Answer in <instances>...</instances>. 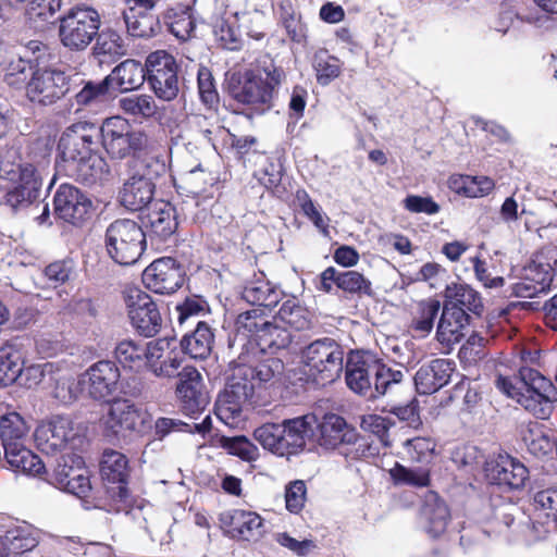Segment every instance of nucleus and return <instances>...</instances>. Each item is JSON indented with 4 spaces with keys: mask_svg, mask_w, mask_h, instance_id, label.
Instances as JSON below:
<instances>
[{
    "mask_svg": "<svg viewBox=\"0 0 557 557\" xmlns=\"http://www.w3.org/2000/svg\"><path fill=\"white\" fill-rule=\"evenodd\" d=\"M95 125L77 122L65 128L58 143L57 172L92 186L109 180L110 166L94 148Z\"/></svg>",
    "mask_w": 557,
    "mask_h": 557,
    "instance_id": "f257e3e1",
    "label": "nucleus"
},
{
    "mask_svg": "<svg viewBox=\"0 0 557 557\" xmlns=\"http://www.w3.org/2000/svg\"><path fill=\"white\" fill-rule=\"evenodd\" d=\"M286 79L283 67L271 63L265 67L234 74L227 85L228 96L256 114H264L275 106L281 85Z\"/></svg>",
    "mask_w": 557,
    "mask_h": 557,
    "instance_id": "f03ea898",
    "label": "nucleus"
},
{
    "mask_svg": "<svg viewBox=\"0 0 557 557\" xmlns=\"http://www.w3.org/2000/svg\"><path fill=\"white\" fill-rule=\"evenodd\" d=\"M404 373L384 362L377 355L356 350L348 355L345 366L347 386L370 399L383 396L393 385L403 381Z\"/></svg>",
    "mask_w": 557,
    "mask_h": 557,
    "instance_id": "7ed1b4c3",
    "label": "nucleus"
},
{
    "mask_svg": "<svg viewBox=\"0 0 557 557\" xmlns=\"http://www.w3.org/2000/svg\"><path fill=\"white\" fill-rule=\"evenodd\" d=\"M496 386L539 419L548 418L552 403L557 400V389L552 381L529 367H521L513 377L499 375Z\"/></svg>",
    "mask_w": 557,
    "mask_h": 557,
    "instance_id": "20e7f679",
    "label": "nucleus"
},
{
    "mask_svg": "<svg viewBox=\"0 0 557 557\" xmlns=\"http://www.w3.org/2000/svg\"><path fill=\"white\" fill-rule=\"evenodd\" d=\"M344 348L334 338H318L300 350V366L308 382L325 386L335 382L344 369Z\"/></svg>",
    "mask_w": 557,
    "mask_h": 557,
    "instance_id": "39448f33",
    "label": "nucleus"
},
{
    "mask_svg": "<svg viewBox=\"0 0 557 557\" xmlns=\"http://www.w3.org/2000/svg\"><path fill=\"white\" fill-rule=\"evenodd\" d=\"M99 133L102 148L113 160L140 158L147 153L150 146L147 133L135 128L127 119L121 115L104 119Z\"/></svg>",
    "mask_w": 557,
    "mask_h": 557,
    "instance_id": "423d86ee",
    "label": "nucleus"
},
{
    "mask_svg": "<svg viewBox=\"0 0 557 557\" xmlns=\"http://www.w3.org/2000/svg\"><path fill=\"white\" fill-rule=\"evenodd\" d=\"M557 267V247L547 245L539 249L523 267L519 281L512 284L511 294L519 298H533L550 289Z\"/></svg>",
    "mask_w": 557,
    "mask_h": 557,
    "instance_id": "0eeeda50",
    "label": "nucleus"
},
{
    "mask_svg": "<svg viewBox=\"0 0 557 557\" xmlns=\"http://www.w3.org/2000/svg\"><path fill=\"white\" fill-rule=\"evenodd\" d=\"M146 244V233L134 220H115L106 231L108 255L121 265L136 263L143 256Z\"/></svg>",
    "mask_w": 557,
    "mask_h": 557,
    "instance_id": "6e6552de",
    "label": "nucleus"
},
{
    "mask_svg": "<svg viewBox=\"0 0 557 557\" xmlns=\"http://www.w3.org/2000/svg\"><path fill=\"white\" fill-rule=\"evenodd\" d=\"M100 24L97 10L87 5H75L60 18V41L71 51H82L98 35Z\"/></svg>",
    "mask_w": 557,
    "mask_h": 557,
    "instance_id": "1a4fd4ad",
    "label": "nucleus"
},
{
    "mask_svg": "<svg viewBox=\"0 0 557 557\" xmlns=\"http://www.w3.org/2000/svg\"><path fill=\"white\" fill-rule=\"evenodd\" d=\"M283 370L284 363L276 357L264 358L255 364L240 362L232 368L225 386L234 389L237 397L242 395L251 401L256 389L272 382Z\"/></svg>",
    "mask_w": 557,
    "mask_h": 557,
    "instance_id": "9d476101",
    "label": "nucleus"
},
{
    "mask_svg": "<svg viewBox=\"0 0 557 557\" xmlns=\"http://www.w3.org/2000/svg\"><path fill=\"white\" fill-rule=\"evenodd\" d=\"M174 186L181 196L187 198L184 203L188 205L190 200L196 208H201V211L193 214L195 220L205 219L206 214L201 213L216 202L218 177L200 166L180 175L178 178H174Z\"/></svg>",
    "mask_w": 557,
    "mask_h": 557,
    "instance_id": "9b49d317",
    "label": "nucleus"
},
{
    "mask_svg": "<svg viewBox=\"0 0 557 557\" xmlns=\"http://www.w3.org/2000/svg\"><path fill=\"white\" fill-rule=\"evenodd\" d=\"M178 71L176 59L165 50L150 52L146 58V81L156 97L163 101L177 97Z\"/></svg>",
    "mask_w": 557,
    "mask_h": 557,
    "instance_id": "f8f14e48",
    "label": "nucleus"
},
{
    "mask_svg": "<svg viewBox=\"0 0 557 557\" xmlns=\"http://www.w3.org/2000/svg\"><path fill=\"white\" fill-rule=\"evenodd\" d=\"M100 474L106 493L103 508L109 512H120L126 508L129 492L126 486L128 460L126 455H103Z\"/></svg>",
    "mask_w": 557,
    "mask_h": 557,
    "instance_id": "ddd939ff",
    "label": "nucleus"
},
{
    "mask_svg": "<svg viewBox=\"0 0 557 557\" xmlns=\"http://www.w3.org/2000/svg\"><path fill=\"white\" fill-rule=\"evenodd\" d=\"M71 90V76L54 66L35 70L27 85L26 98L36 106L49 107L62 100Z\"/></svg>",
    "mask_w": 557,
    "mask_h": 557,
    "instance_id": "4468645a",
    "label": "nucleus"
},
{
    "mask_svg": "<svg viewBox=\"0 0 557 557\" xmlns=\"http://www.w3.org/2000/svg\"><path fill=\"white\" fill-rule=\"evenodd\" d=\"M127 317L132 327L144 337L156 336L162 327V317L152 297L140 288H128L124 293Z\"/></svg>",
    "mask_w": 557,
    "mask_h": 557,
    "instance_id": "2eb2a0df",
    "label": "nucleus"
},
{
    "mask_svg": "<svg viewBox=\"0 0 557 557\" xmlns=\"http://www.w3.org/2000/svg\"><path fill=\"white\" fill-rule=\"evenodd\" d=\"M187 278L185 267L173 257H161L145 268L144 286L151 293L170 296L183 287Z\"/></svg>",
    "mask_w": 557,
    "mask_h": 557,
    "instance_id": "dca6fc26",
    "label": "nucleus"
},
{
    "mask_svg": "<svg viewBox=\"0 0 557 557\" xmlns=\"http://www.w3.org/2000/svg\"><path fill=\"white\" fill-rule=\"evenodd\" d=\"M121 371L112 360H99L88 367L79 376V382L89 398L96 401H110L119 389Z\"/></svg>",
    "mask_w": 557,
    "mask_h": 557,
    "instance_id": "f3484780",
    "label": "nucleus"
},
{
    "mask_svg": "<svg viewBox=\"0 0 557 557\" xmlns=\"http://www.w3.org/2000/svg\"><path fill=\"white\" fill-rule=\"evenodd\" d=\"M94 211L92 201L76 186L61 184L53 196L55 218L74 226L84 225Z\"/></svg>",
    "mask_w": 557,
    "mask_h": 557,
    "instance_id": "a211bd4d",
    "label": "nucleus"
},
{
    "mask_svg": "<svg viewBox=\"0 0 557 557\" xmlns=\"http://www.w3.org/2000/svg\"><path fill=\"white\" fill-rule=\"evenodd\" d=\"M42 178L37 168L29 162L17 166V180L4 196V205L12 210L25 209L35 203L41 194Z\"/></svg>",
    "mask_w": 557,
    "mask_h": 557,
    "instance_id": "6ab92c4d",
    "label": "nucleus"
},
{
    "mask_svg": "<svg viewBox=\"0 0 557 557\" xmlns=\"http://www.w3.org/2000/svg\"><path fill=\"white\" fill-rule=\"evenodd\" d=\"M178 376L176 395L182 411L189 417L200 414L210 403L201 374L194 367H185Z\"/></svg>",
    "mask_w": 557,
    "mask_h": 557,
    "instance_id": "aec40b11",
    "label": "nucleus"
},
{
    "mask_svg": "<svg viewBox=\"0 0 557 557\" xmlns=\"http://www.w3.org/2000/svg\"><path fill=\"white\" fill-rule=\"evenodd\" d=\"M184 361L183 351L176 346L174 338H158L149 342L146 369L156 376L175 377Z\"/></svg>",
    "mask_w": 557,
    "mask_h": 557,
    "instance_id": "412c9836",
    "label": "nucleus"
},
{
    "mask_svg": "<svg viewBox=\"0 0 557 557\" xmlns=\"http://www.w3.org/2000/svg\"><path fill=\"white\" fill-rule=\"evenodd\" d=\"M219 521L233 539L257 541L263 534V520L253 511L227 509L220 513Z\"/></svg>",
    "mask_w": 557,
    "mask_h": 557,
    "instance_id": "4be33fe9",
    "label": "nucleus"
},
{
    "mask_svg": "<svg viewBox=\"0 0 557 557\" xmlns=\"http://www.w3.org/2000/svg\"><path fill=\"white\" fill-rule=\"evenodd\" d=\"M106 425L116 436L126 432L140 434L147 429V414L127 399L116 400L110 407Z\"/></svg>",
    "mask_w": 557,
    "mask_h": 557,
    "instance_id": "5701e85b",
    "label": "nucleus"
},
{
    "mask_svg": "<svg viewBox=\"0 0 557 557\" xmlns=\"http://www.w3.org/2000/svg\"><path fill=\"white\" fill-rule=\"evenodd\" d=\"M487 479L498 485H507L510 488H520L528 479V468L511 455H493L485 462Z\"/></svg>",
    "mask_w": 557,
    "mask_h": 557,
    "instance_id": "b1692460",
    "label": "nucleus"
},
{
    "mask_svg": "<svg viewBox=\"0 0 557 557\" xmlns=\"http://www.w3.org/2000/svg\"><path fill=\"white\" fill-rule=\"evenodd\" d=\"M456 372V363L450 359L436 358L422 364L414 374V385L421 395H431L446 386Z\"/></svg>",
    "mask_w": 557,
    "mask_h": 557,
    "instance_id": "393cba45",
    "label": "nucleus"
},
{
    "mask_svg": "<svg viewBox=\"0 0 557 557\" xmlns=\"http://www.w3.org/2000/svg\"><path fill=\"white\" fill-rule=\"evenodd\" d=\"M474 317L468 311L453 308L443 302L442 314L437 324L436 338L445 346H453L467 335Z\"/></svg>",
    "mask_w": 557,
    "mask_h": 557,
    "instance_id": "a878e982",
    "label": "nucleus"
},
{
    "mask_svg": "<svg viewBox=\"0 0 557 557\" xmlns=\"http://www.w3.org/2000/svg\"><path fill=\"white\" fill-rule=\"evenodd\" d=\"M73 429L67 418L57 416L40 423L34 432V442L39 453H57L63 449L72 436Z\"/></svg>",
    "mask_w": 557,
    "mask_h": 557,
    "instance_id": "bb28decb",
    "label": "nucleus"
},
{
    "mask_svg": "<svg viewBox=\"0 0 557 557\" xmlns=\"http://www.w3.org/2000/svg\"><path fill=\"white\" fill-rule=\"evenodd\" d=\"M318 443L326 449H336L342 445L355 444L359 434L352 425L339 414L325 413L318 424Z\"/></svg>",
    "mask_w": 557,
    "mask_h": 557,
    "instance_id": "cd10ccee",
    "label": "nucleus"
},
{
    "mask_svg": "<svg viewBox=\"0 0 557 557\" xmlns=\"http://www.w3.org/2000/svg\"><path fill=\"white\" fill-rule=\"evenodd\" d=\"M284 296L285 292L272 283L263 272L255 273L242 292L243 299L248 304L270 310L275 308Z\"/></svg>",
    "mask_w": 557,
    "mask_h": 557,
    "instance_id": "c85d7f7f",
    "label": "nucleus"
},
{
    "mask_svg": "<svg viewBox=\"0 0 557 557\" xmlns=\"http://www.w3.org/2000/svg\"><path fill=\"white\" fill-rule=\"evenodd\" d=\"M28 426L17 412L0 417V441L3 453H33L26 447Z\"/></svg>",
    "mask_w": 557,
    "mask_h": 557,
    "instance_id": "c756f323",
    "label": "nucleus"
},
{
    "mask_svg": "<svg viewBox=\"0 0 557 557\" xmlns=\"http://www.w3.org/2000/svg\"><path fill=\"white\" fill-rule=\"evenodd\" d=\"M317 424L318 419L313 413L285 419L282 422L284 453H301L307 440L313 435V428Z\"/></svg>",
    "mask_w": 557,
    "mask_h": 557,
    "instance_id": "7c9ffc66",
    "label": "nucleus"
},
{
    "mask_svg": "<svg viewBox=\"0 0 557 557\" xmlns=\"http://www.w3.org/2000/svg\"><path fill=\"white\" fill-rule=\"evenodd\" d=\"M113 91L128 92L139 89L146 82V63L126 59L107 75Z\"/></svg>",
    "mask_w": 557,
    "mask_h": 557,
    "instance_id": "2f4dec72",
    "label": "nucleus"
},
{
    "mask_svg": "<svg viewBox=\"0 0 557 557\" xmlns=\"http://www.w3.org/2000/svg\"><path fill=\"white\" fill-rule=\"evenodd\" d=\"M444 304L463 309L479 319L484 311V305L481 295L468 284L451 283L444 290Z\"/></svg>",
    "mask_w": 557,
    "mask_h": 557,
    "instance_id": "473e14b6",
    "label": "nucleus"
},
{
    "mask_svg": "<svg viewBox=\"0 0 557 557\" xmlns=\"http://www.w3.org/2000/svg\"><path fill=\"white\" fill-rule=\"evenodd\" d=\"M154 184L145 176H132L121 191V203L131 211L146 208L153 199Z\"/></svg>",
    "mask_w": 557,
    "mask_h": 557,
    "instance_id": "72a5a7b5",
    "label": "nucleus"
},
{
    "mask_svg": "<svg viewBox=\"0 0 557 557\" xmlns=\"http://www.w3.org/2000/svg\"><path fill=\"white\" fill-rule=\"evenodd\" d=\"M149 343L126 338L120 341L114 348V357L124 370L141 372L147 366Z\"/></svg>",
    "mask_w": 557,
    "mask_h": 557,
    "instance_id": "f704fd0d",
    "label": "nucleus"
},
{
    "mask_svg": "<svg viewBox=\"0 0 557 557\" xmlns=\"http://www.w3.org/2000/svg\"><path fill=\"white\" fill-rule=\"evenodd\" d=\"M234 389H230L228 387H224V389L219 394L215 405H214V413L219 420H221L225 425L231 428H236L244 420L243 419V410L245 405L250 404L251 401L246 397L238 395Z\"/></svg>",
    "mask_w": 557,
    "mask_h": 557,
    "instance_id": "c9c22d12",
    "label": "nucleus"
},
{
    "mask_svg": "<svg viewBox=\"0 0 557 557\" xmlns=\"http://www.w3.org/2000/svg\"><path fill=\"white\" fill-rule=\"evenodd\" d=\"M79 91L74 95L77 110L91 111L106 106L112 96V88L107 76L101 81H83Z\"/></svg>",
    "mask_w": 557,
    "mask_h": 557,
    "instance_id": "e433bc0d",
    "label": "nucleus"
},
{
    "mask_svg": "<svg viewBox=\"0 0 557 557\" xmlns=\"http://www.w3.org/2000/svg\"><path fill=\"white\" fill-rule=\"evenodd\" d=\"M214 333L212 327L203 321H199L196 329L184 335L181 341L183 356L189 355L194 359H206L212 350Z\"/></svg>",
    "mask_w": 557,
    "mask_h": 557,
    "instance_id": "4c0bfd02",
    "label": "nucleus"
},
{
    "mask_svg": "<svg viewBox=\"0 0 557 557\" xmlns=\"http://www.w3.org/2000/svg\"><path fill=\"white\" fill-rule=\"evenodd\" d=\"M421 516L425 521L426 532L431 536L437 537L446 530L449 510L436 493L429 492L421 509Z\"/></svg>",
    "mask_w": 557,
    "mask_h": 557,
    "instance_id": "58836bf2",
    "label": "nucleus"
},
{
    "mask_svg": "<svg viewBox=\"0 0 557 557\" xmlns=\"http://www.w3.org/2000/svg\"><path fill=\"white\" fill-rule=\"evenodd\" d=\"M147 227L149 237L160 243L165 242L175 233L177 222L169 203L154 205V208L147 214Z\"/></svg>",
    "mask_w": 557,
    "mask_h": 557,
    "instance_id": "ea45409f",
    "label": "nucleus"
},
{
    "mask_svg": "<svg viewBox=\"0 0 557 557\" xmlns=\"http://www.w3.org/2000/svg\"><path fill=\"white\" fill-rule=\"evenodd\" d=\"M73 455H61L57 460L54 469L58 481L64 486V490L79 498L87 496L91 490L89 478L85 473H76L75 469L69 465L73 461Z\"/></svg>",
    "mask_w": 557,
    "mask_h": 557,
    "instance_id": "a19ab883",
    "label": "nucleus"
},
{
    "mask_svg": "<svg viewBox=\"0 0 557 557\" xmlns=\"http://www.w3.org/2000/svg\"><path fill=\"white\" fill-rule=\"evenodd\" d=\"M311 67L317 84L324 87L341 77L344 71V62L326 48H318L311 57Z\"/></svg>",
    "mask_w": 557,
    "mask_h": 557,
    "instance_id": "79ce46f5",
    "label": "nucleus"
},
{
    "mask_svg": "<svg viewBox=\"0 0 557 557\" xmlns=\"http://www.w3.org/2000/svg\"><path fill=\"white\" fill-rule=\"evenodd\" d=\"M440 309V301L433 298L417 304L408 326L413 338H425L432 332Z\"/></svg>",
    "mask_w": 557,
    "mask_h": 557,
    "instance_id": "37998d69",
    "label": "nucleus"
},
{
    "mask_svg": "<svg viewBox=\"0 0 557 557\" xmlns=\"http://www.w3.org/2000/svg\"><path fill=\"white\" fill-rule=\"evenodd\" d=\"M124 21L127 33L135 38H151L161 29L158 16L146 10L129 8L124 12Z\"/></svg>",
    "mask_w": 557,
    "mask_h": 557,
    "instance_id": "c03bdc74",
    "label": "nucleus"
},
{
    "mask_svg": "<svg viewBox=\"0 0 557 557\" xmlns=\"http://www.w3.org/2000/svg\"><path fill=\"white\" fill-rule=\"evenodd\" d=\"M274 319L296 331H306L312 326L313 314L292 296L283 301Z\"/></svg>",
    "mask_w": 557,
    "mask_h": 557,
    "instance_id": "a18cd8bd",
    "label": "nucleus"
},
{
    "mask_svg": "<svg viewBox=\"0 0 557 557\" xmlns=\"http://www.w3.org/2000/svg\"><path fill=\"white\" fill-rule=\"evenodd\" d=\"M39 67L37 60L18 57L17 59L11 60L8 64L3 81L12 88H24L26 94L27 85H29L35 70H39Z\"/></svg>",
    "mask_w": 557,
    "mask_h": 557,
    "instance_id": "49530a36",
    "label": "nucleus"
},
{
    "mask_svg": "<svg viewBox=\"0 0 557 557\" xmlns=\"http://www.w3.org/2000/svg\"><path fill=\"white\" fill-rule=\"evenodd\" d=\"M23 368L24 360L18 349L13 346L0 347V387L15 383Z\"/></svg>",
    "mask_w": 557,
    "mask_h": 557,
    "instance_id": "de8ad7c7",
    "label": "nucleus"
},
{
    "mask_svg": "<svg viewBox=\"0 0 557 557\" xmlns=\"http://www.w3.org/2000/svg\"><path fill=\"white\" fill-rule=\"evenodd\" d=\"M450 188L470 198L487 196L494 188L495 182L488 176L460 175L450 180Z\"/></svg>",
    "mask_w": 557,
    "mask_h": 557,
    "instance_id": "09e8293b",
    "label": "nucleus"
},
{
    "mask_svg": "<svg viewBox=\"0 0 557 557\" xmlns=\"http://www.w3.org/2000/svg\"><path fill=\"white\" fill-rule=\"evenodd\" d=\"M0 469L15 473L40 476L46 472V463L39 455H0Z\"/></svg>",
    "mask_w": 557,
    "mask_h": 557,
    "instance_id": "8fccbe9b",
    "label": "nucleus"
},
{
    "mask_svg": "<svg viewBox=\"0 0 557 557\" xmlns=\"http://www.w3.org/2000/svg\"><path fill=\"white\" fill-rule=\"evenodd\" d=\"M293 342V335L286 327L269 322L263 332L258 335L257 345L261 351L275 354L278 350L286 349Z\"/></svg>",
    "mask_w": 557,
    "mask_h": 557,
    "instance_id": "3c124183",
    "label": "nucleus"
},
{
    "mask_svg": "<svg viewBox=\"0 0 557 557\" xmlns=\"http://www.w3.org/2000/svg\"><path fill=\"white\" fill-rule=\"evenodd\" d=\"M338 289L346 296L356 298L374 295L371 281L356 270L341 272Z\"/></svg>",
    "mask_w": 557,
    "mask_h": 557,
    "instance_id": "603ef678",
    "label": "nucleus"
},
{
    "mask_svg": "<svg viewBox=\"0 0 557 557\" xmlns=\"http://www.w3.org/2000/svg\"><path fill=\"white\" fill-rule=\"evenodd\" d=\"M50 395L59 404L70 405L74 403L82 391V383L71 375H57L51 377Z\"/></svg>",
    "mask_w": 557,
    "mask_h": 557,
    "instance_id": "864d4df0",
    "label": "nucleus"
},
{
    "mask_svg": "<svg viewBox=\"0 0 557 557\" xmlns=\"http://www.w3.org/2000/svg\"><path fill=\"white\" fill-rule=\"evenodd\" d=\"M168 17L169 30L173 36L180 41H187L191 38L196 28V21L189 7L178 10L172 9Z\"/></svg>",
    "mask_w": 557,
    "mask_h": 557,
    "instance_id": "5fc2aeb1",
    "label": "nucleus"
},
{
    "mask_svg": "<svg viewBox=\"0 0 557 557\" xmlns=\"http://www.w3.org/2000/svg\"><path fill=\"white\" fill-rule=\"evenodd\" d=\"M269 322L264 312L256 308L239 313L236 318L235 325L238 333L245 334L247 337H251L257 342L258 335L263 332V329H265Z\"/></svg>",
    "mask_w": 557,
    "mask_h": 557,
    "instance_id": "6e6d98bb",
    "label": "nucleus"
},
{
    "mask_svg": "<svg viewBox=\"0 0 557 557\" xmlns=\"http://www.w3.org/2000/svg\"><path fill=\"white\" fill-rule=\"evenodd\" d=\"M121 110L134 117L150 119L157 112V104L149 95H132L120 100Z\"/></svg>",
    "mask_w": 557,
    "mask_h": 557,
    "instance_id": "4d7b16f0",
    "label": "nucleus"
},
{
    "mask_svg": "<svg viewBox=\"0 0 557 557\" xmlns=\"http://www.w3.org/2000/svg\"><path fill=\"white\" fill-rule=\"evenodd\" d=\"M97 41L94 46V54L97 57L116 58L126 53V47L121 35L112 29L98 33Z\"/></svg>",
    "mask_w": 557,
    "mask_h": 557,
    "instance_id": "13d9d810",
    "label": "nucleus"
},
{
    "mask_svg": "<svg viewBox=\"0 0 557 557\" xmlns=\"http://www.w3.org/2000/svg\"><path fill=\"white\" fill-rule=\"evenodd\" d=\"M295 200L302 214L323 234L329 230V218L315 206L308 191L304 188L297 189Z\"/></svg>",
    "mask_w": 557,
    "mask_h": 557,
    "instance_id": "bf43d9fd",
    "label": "nucleus"
},
{
    "mask_svg": "<svg viewBox=\"0 0 557 557\" xmlns=\"http://www.w3.org/2000/svg\"><path fill=\"white\" fill-rule=\"evenodd\" d=\"M281 22L286 30V34L290 41L306 46L308 42V26L302 21L300 14H296L294 9L282 7Z\"/></svg>",
    "mask_w": 557,
    "mask_h": 557,
    "instance_id": "052dcab7",
    "label": "nucleus"
},
{
    "mask_svg": "<svg viewBox=\"0 0 557 557\" xmlns=\"http://www.w3.org/2000/svg\"><path fill=\"white\" fill-rule=\"evenodd\" d=\"M75 267L71 258L54 260L42 270V276L54 288L67 283L74 275Z\"/></svg>",
    "mask_w": 557,
    "mask_h": 557,
    "instance_id": "680f3d73",
    "label": "nucleus"
},
{
    "mask_svg": "<svg viewBox=\"0 0 557 557\" xmlns=\"http://www.w3.org/2000/svg\"><path fill=\"white\" fill-rule=\"evenodd\" d=\"M283 436L284 429L276 423L262 424L253 432L256 441L270 453H284Z\"/></svg>",
    "mask_w": 557,
    "mask_h": 557,
    "instance_id": "e2e57ef3",
    "label": "nucleus"
},
{
    "mask_svg": "<svg viewBox=\"0 0 557 557\" xmlns=\"http://www.w3.org/2000/svg\"><path fill=\"white\" fill-rule=\"evenodd\" d=\"M198 94L201 102L209 109L218 108L220 103L215 81L209 67L200 65L197 72Z\"/></svg>",
    "mask_w": 557,
    "mask_h": 557,
    "instance_id": "0e129e2a",
    "label": "nucleus"
},
{
    "mask_svg": "<svg viewBox=\"0 0 557 557\" xmlns=\"http://www.w3.org/2000/svg\"><path fill=\"white\" fill-rule=\"evenodd\" d=\"M389 473L397 483L417 487H424L430 484V471L426 468H406L396 463Z\"/></svg>",
    "mask_w": 557,
    "mask_h": 557,
    "instance_id": "69168bd1",
    "label": "nucleus"
},
{
    "mask_svg": "<svg viewBox=\"0 0 557 557\" xmlns=\"http://www.w3.org/2000/svg\"><path fill=\"white\" fill-rule=\"evenodd\" d=\"M528 453H557V434L546 433L542 429L529 430L524 435Z\"/></svg>",
    "mask_w": 557,
    "mask_h": 557,
    "instance_id": "338daca9",
    "label": "nucleus"
},
{
    "mask_svg": "<svg viewBox=\"0 0 557 557\" xmlns=\"http://www.w3.org/2000/svg\"><path fill=\"white\" fill-rule=\"evenodd\" d=\"M393 423L388 418L379 414H368L362 417L361 428L372 433L384 448L392 447V441L389 440V429Z\"/></svg>",
    "mask_w": 557,
    "mask_h": 557,
    "instance_id": "774afa93",
    "label": "nucleus"
}]
</instances>
